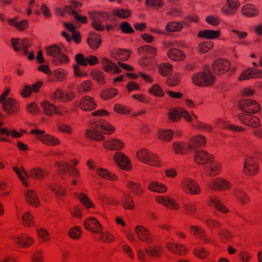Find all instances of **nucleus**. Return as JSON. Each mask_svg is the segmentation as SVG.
<instances>
[{"instance_id": "79ce46f5", "label": "nucleus", "mask_w": 262, "mask_h": 262, "mask_svg": "<svg viewBox=\"0 0 262 262\" xmlns=\"http://www.w3.org/2000/svg\"><path fill=\"white\" fill-rule=\"evenodd\" d=\"M167 56L174 61H182L186 58L185 54L178 49H171L167 52Z\"/></svg>"}, {"instance_id": "1a4fd4ad", "label": "nucleus", "mask_w": 262, "mask_h": 262, "mask_svg": "<svg viewBox=\"0 0 262 262\" xmlns=\"http://www.w3.org/2000/svg\"><path fill=\"white\" fill-rule=\"evenodd\" d=\"M240 110L247 114H254L260 110V105L255 100L244 99L238 103Z\"/></svg>"}, {"instance_id": "a19ab883", "label": "nucleus", "mask_w": 262, "mask_h": 262, "mask_svg": "<svg viewBox=\"0 0 262 262\" xmlns=\"http://www.w3.org/2000/svg\"><path fill=\"white\" fill-rule=\"evenodd\" d=\"M49 189L57 196L62 198L66 195L67 188L65 186L57 183L49 184Z\"/></svg>"}, {"instance_id": "f257e3e1", "label": "nucleus", "mask_w": 262, "mask_h": 262, "mask_svg": "<svg viewBox=\"0 0 262 262\" xmlns=\"http://www.w3.org/2000/svg\"><path fill=\"white\" fill-rule=\"evenodd\" d=\"M13 169L15 172L22 184L26 187L29 186V183L26 179L31 178L36 180H42L44 179L47 172L40 168L35 167L30 169L28 173L23 167L14 166Z\"/></svg>"}, {"instance_id": "20e7f679", "label": "nucleus", "mask_w": 262, "mask_h": 262, "mask_svg": "<svg viewBox=\"0 0 262 262\" xmlns=\"http://www.w3.org/2000/svg\"><path fill=\"white\" fill-rule=\"evenodd\" d=\"M191 80L194 85L199 87L210 86L215 82V77L209 71L193 74Z\"/></svg>"}, {"instance_id": "f3484780", "label": "nucleus", "mask_w": 262, "mask_h": 262, "mask_svg": "<svg viewBox=\"0 0 262 262\" xmlns=\"http://www.w3.org/2000/svg\"><path fill=\"white\" fill-rule=\"evenodd\" d=\"M85 228L93 233L98 234L103 230V227L99 221L94 217L85 219L83 221Z\"/></svg>"}, {"instance_id": "09e8293b", "label": "nucleus", "mask_w": 262, "mask_h": 262, "mask_svg": "<svg viewBox=\"0 0 262 262\" xmlns=\"http://www.w3.org/2000/svg\"><path fill=\"white\" fill-rule=\"evenodd\" d=\"M96 173L99 176L108 180L116 181L118 180V177L115 174L104 168H98Z\"/></svg>"}, {"instance_id": "e433bc0d", "label": "nucleus", "mask_w": 262, "mask_h": 262, "mask_svg": "<svg viewBox=\"0 0 262 262\" xmlns=\"http://www.w3.org/2000/svg\"><path fill=\"white\" fill-rule=\"evenodd\" d=\"M208 205L213 206L216 210L223 213H227L229 212V209L225 205L215 196H212L210 197Z\"/></svg>"}, {"instance_id": "aec40b11", "label": "nucleus", "mask_w": 262, "mask_h": 262, "mask_svg": "<svg viewBox=\"0 0 262 262\" xmlns=\"http://www.w3.org/2000/svg\"><path fill=\"white\" fill-rule=\"evenodd\" d=\"M135 232L138 238L146 243L152 241V235L147 229L141 225H137L135 228Z\"/></svg>"}, {"instance_id": "c9c22d12", "label": "nucleus", "mask_w": 262, "mask_h": 262, "mask_svg": "<svg viewBox=\"0 0 262 262\" xmlns=\"http://www.w3.org/2000/svg\"><path fill=\"white\" fill-rule=\"evenodd\" d=\"M162 251V248L159 244L151 245L145 249V252L148 256L155 258L161 257Z\"/></svg>"}, {"instance_id": "49530a36", "label": "nucleus", "mask_w": 262, "mask_h": 262, "mask_svg": "<svg viewBox=\"0 0 262 262\" xmlns=\"http://www.w3.org/2000/svg\"><path fill=\"white\" fill-rule=\"evenodd\" d=\"M97 121L103 134L111 135L115 132V127L109 122L102 119H97Z\"/></svg>"}, {"instance_id": "69168bd1", "label": "nucleus", "mask_w": 262, "mask_h": 262, "mask_svg": "<svg viewBox=\"0 0 262 262\" xmlns=\"http://www.w3.org/2000/svg\"><path fill=\"white\" fill-rule=\"evenodd\" d=\"M183 208L185 213L190 216H193L197 210L196 204L192 202L184 204Z\"/></svg>"}, {"instance_id": "473e14b6", "label": "nucleus", "mask_w": 262, "mask_h": 262, "mask_svg": "<svg viewBox=\"0 0 262 262\" xmlns=\"http://www.w3.org/2000/svg\"><path fill=\"white\" fill-rule=\"evenodd\" d=\"M221 35V31L219 30H204L199 32L198 36L200 38H204L207 39H215Z\"/></svg>"}, {"instance_id": "2f4dec72", "label": "nucleus", "mask_w": 262, "mask_h": 262, "mask_svg": "<svg viewBox=\"0 0 262 262\" xmlns=\"http://www.w3.org/2000/svg\"><path fill=\"white\" fill-rule=\"evenodd\" d=\"M7 22L9 25L14 27L19 31L25 30L29 26V22L27 20L23 19L19 21L18 17H15L13 18L8 19Z\"/></svg>"}, {"instance_id": "bb28decb", "label": "nucleus", "mask_w": 262, "mask_h": 262, "mask_svg": "<svg viewBox=\"0 0 262 262\" xmlns=\"http://www.w3.org/2000/svg\"><path fill=\"white\" fill-rule=\"evenodd\" d=\"M3 110L9 114H15L19 108V103L15 99L9 98L2 103Z\"/></svg>"}, {"instance_id": "a18cd8bd", "label": "nucleus", "mask_w": 262, "mask_h": 262, "mask_svg": "<svg viewBox=\"0 0 262 262\" xmlns=\"http://www.w3.org/2000/svg\"><path fill=\"white\" fill-rule=\"evenodd\" d=\"M130 52L129 50L118 49L112 53L113 57L117 60L125 61L128 59Z\"/></svg>"}, {"instance_id": "de8ad7c7", "label": "nucleus", "mask_w": 262, "mask_h": 262, "mask_svg": "<svg viewBox=\"0 0 262 262\" xmlns=\"http://www.w3.org/2000/svg\"><path fill=\"white\" fill-rule=\"evenodd\" d=\"M193 127L201 132L210 133L213 129V126L211 124L197 120L192 124Z\"/></svg>"}, {"instance_id": "8fccbe9b", "label": "nucleus", "mask_w": 262, "mask_h": 262, "mask_svg": "<svg viewBox=\"0 0 262 262\" xmlns=\"http://www.w3.org/2000/svg\"><path fill=\"white\" fill-rule=\"evenodd\" d=\"M122 206L125 209L133 210L135 207L133 197L129 194H125L121 199Z\"/></svg>"}, {"instance_id": "39448f33", "label": "nucleus", "mask_w": 262, "mask_h": 262, "mask_svg": "<svg viewBox=\"0 0 262 262\" xmlns=\"http://www.w3.org/2000/svg\"><path fill=\"white\" fill-rule=\"evenodd\" d=\"M180 188L187 194L198 195L201 192L199 183L195 180L189 177H184L181 180Z\"/></svg>"}, {"instance_id": "412c9836", "label": "nucleus", "mask_w": 262, "mask_h": 262, "mask_svg": "<svg viewBox=\"0 0 262 262\" xmlns=\"http://www.w3.org/2000/svg\"><path fill=\"white\" fill-rule=\"evenodd\" d=\"M107 17V14L104 12H95L91 14V17L93 19L92 23L93 28L99 31L104 30V26L102 22Z\"/></svg>"}, {"instance_id": "6e6d98bb", "label": "nucleus", "mask_w": 262, "mask_h": 262, "mask_svg": "<svg viewBox=\"0 0 262 262\" xmlns=\"http://www.w3.org/2000/svg\"><path fill=\"white\" fill-rule=\"evenodd\" d=\"M93 86L91 80H85L77 86V92L79 94L86 93L90 92Z\"/></svg>"}, {"instance_id": "ddd939ff", "label": "nucleus", "mask_w": 262, "mask_h": 262, "mask_svg": "<svg viewBox=\"0 0 262 262\" xmlns=\"http://www.w3.org/2000/svg\"><path fill=\"white\" fill-rule=\"evenodd\" d=\"M258 169V164L255 159L248 157L245 160L243 168V172L245 174L253 176L257 173Z\"/></svg>"}, {"instance_id": "c85d7f7f", "label": "nucleus", "mask_w": 262, "mask_h": 262, "mask_svg": "<svg viewBox=\"0 0 262 262\" xmlns=\"http://www.w3.org/2000/svg\"><path fill=\"white\" fill-rule=\"evenodd\" d=\"M102 146L109 150H119L123 148L124 142L118 139H112L104 141Z\"/></svg>"}, {"instance_id": "4be33fe9", "label": "nucleus", "mask_w": 262, "mask_h": 262, "mask_svg": "<svg viewBox=\"0 0 262 262\" xmlns=\"http://www.w3.org/2000/svg\"><path fill=\"white\" fill-rule=\"evenodd\" d=\"M207 143L206 138L203 135L198 134L192 137L188 141L187 147L189 149L203 148Z\"/></svg>"}, {"instance_id": "b1692460", "label": "nucleus", "mask_w": 262, "mask_h": 262, "mask_svg": "<svg viewBox=\"0 0 262 262\" xmlns=\"http://www.w3.org/2000/svg\"><path fill=\"white\" fill-rule=\"evenodd\" d=\"M101 63L102 69L105 72L113 74H119L121 72V70L115 63L106 57H103L101 58Z\"/></svg>"}, {"instance_id": "cd10ccee", "label": "nucleus", "mask_w": 262, "mask_h": 262, "mask_svg": "<svg viewBox=\"0 0 262 262\" xmlns=\"http://www.w3.org/2000/svg\"><path fill=\"white\" fill-rule=\"evenodd\" d=\"M227 6H223L221 8V12L227 16L234 14V11L237 9L240 6L238 0H227Z\"/></svg>"}, {"instance_id": "4468645a", "label": "nucleus", "mask_w": 262, "mask_h": 262, "mask_svg": "<svg viewBox=\"0 0 262 262\" xmlns=\"http://www.w3.org/2000/svg\"><path fill=\"white\" fill-rule=\"evenodd\" d=\"M222 169L221 162L213 157L205 167V173L208 176L215 177L219 174Z\"/></svg>"}, {"instance_id": "3c124183", "label": "nucleus", "mask_w": 262, "mask_h": 262, "mask_svg": "<svg viewBox=\"0 0 262 262\" xmlns=\"http://www.w3.org/2000/svg\"><path fill=\"white\" fill-rule=\"evenodd\" d=\"M169 120L172 122H177L181 120L180 107L171 108L168 113Z\"/></svg>"}, {"instance_id": "4d7b16f0", "label": "nucleus", "mask_w": 262, "mask_h": 262, "mask_svg": "<svg viewBox=\"0 0 262 262\" xmlns=\"http://www.w3.org/2000/svg\"><path fill=\"white\" fill-rule=\"evenodd\" d=\"M78 196L81 203L87 209L95 207L93 203L86 194L81 192L78 194Z\"/></svg>"}, {"instance_id": "f704fd0d", "label": "nucleus", "mask_w": 262, "mask_h": 262, "mask_svg": "<svg viewBox=\"0 0 262 262\" xmlns=\"http://www.w3.org/2000/svg\"><path fill=\"white\" fill-rule=\"evenodd\" d=\"M243 15L247 17H254L259 14V10L257 7L252 4H247L241 8Z\"/></svg>"}, {"instance_id": "c03bdc74", "label": "nucleus", "mask_w": 262, "mask_h": 262, "mask_svg": "<svg viewBox=\"0 0 262 262\" xmlns=\"http://www.w3.org/2000/svg\"><path fill=\"white\" fill-rule=\"evenodd\" d=\"M101 41L100 35L95 33H91L87 40L88 45L93 50L97 49L100 46Z\"/></svg>"}, {"instance_id": "a211bd4d", "label": "nucleus", "mask_w": 262, "mask_h": 262, "mask_svg": "<svg viewBox=\"0 0 262 262\" xmlns=\"http://www.w3.org/2000/svg\"><path fill=\"white\" fill-rule=\"evenodd\" d=\"M12 239L14 243L23 248H28L34 243V239L25 233H22L18 235L13 236Z\"/></svg>"}, {"instance_id": "13d9d810", "label": "nucleus", "mask_w": 262, "mask_h": 262, "mask_svg": "<svg viewBox=\"0 0 262 262\" xmlns=\"http://www.w3.org/2000/svg\"><path fill=\"white\" fill-rule=\"evenodd\" d=\"M145 6L150 9L158 10L164 6V3L162 0H145Z\"/></svg>"}, {"instance_id": "e2e57ef3", "label": "nucleus", "mask_w": 262, "mask_h": 262, "mask_svg": "<svg viewBox=\"0 0 262 262\" xmlns=\"http://www.w3.org/2000/svg\"><path fill=\"white\" fill-rule=\"evenodd\" d=\"M82 234L81 228L78 226L70 228L68 231V235L73 239L78 240L80 238Z\"/></svg>"}, {"instance_id": "680f3d73", "label": "nucleus", "mask_w": 262, "mask_h": 262, "mask_svg": "<svg viewBox=\"0 0 262 262\" xmlns=\"http://www.w3.org/2000/svg\"><path fill=\"white\" fill-rule=\"evenodd\" d=\"M198 219L202 221L206 226L209 228H217L221 227V224L216 220L211 217H207L206 219H201L199 216L197 217Z\"/></svg>"}, {"instance_id": "864d4df0", "label": "nucleus", "mask_w": 262, "mask_h": 262, "mask_svg": "<svg viewBox=\"0 0 262 262\" xmlns=\"http://www.w3.org/2000/svg\"><path fill=\"white\" fill-rule=\"evenodd\" d=\"M36 232L39 243H45L50 241V234L46 229L39 228L36 230Z\"/></svg>"}, {"instance_id": "7ed1b4c3", "label": "nucleus", "mask_w": 262, "mask_h": 262, "mask_svg": "<svg viewBox=\"0 0 262 262\" xmlns=\"http://www.w3.org/2000/svg\"><path fill=\"white\" fill-rule=\"evenodd\" d=\"M136 157L140 162L147 165L154 167H160L162 166L159 157L145 148L137 150Z\"/></svg>"}, {"instance_id": "c756f323", "label": "nucleus", "mask_w": 262, "mask_h": 262, "mask_svg": "<svg viewBox=\"0 0 262 262\" xmlns=\"http://www.w3.org/2000/svg\"><path fill=\"white\" fill-rule=\"evenodd\" d=\"M262 77V71L259 69H248L243 71L238 77L239 81H243L250 78Z\"/></svg>"}, {"instance_id": "423d86ee", "label": "nucleus", "mask_w": 262, "mask_h": 262, "mask_svg": "<svg viewBox=\"0 0 262 262\" xmlns=\"http://www.w3.org/2000/svg\"><path fill=\"white\" fill-rule=\"evenodd\" d=\"M86 138L95 141H102L105 137L101 132V129L98 125L97 119H95L90 123V125L85 133Z\"/></svg>"}, {"instance_id": "603ef678", "label": "nucleus", "mask_w": 262, "mask_h": 262, "mask_svg": "<svg viewBox=\"0 0 262 262\" xmlns=\"http://www.w3.org/2000/svg\"><path fill=\"white\" fill-rule=\"evenodd\" d=\"M218 236L222 242L226 243L230 241L234 235L230 231L226 229H221L218 232Z\"/></svg>"}, {"instance_id": "2eb2a0df", "label": "nucleus", "mask_w": 262, "mask_h": 262, "mask_svg": "<svg viewBox=\"0 0 262 262\" xmlns=\"http://www.w3.org/2000/svg\"><path fill=\"white\" fill-rule=\"evenodd\" d=\"M189 232L192 235L205 243L211 244L212 243V239L207 236L205 230L201 226L191 225L190 226Z\"/></svg>"}, {"instance_id": "0e129e2a", "label": "nucleus", "mask_w": 262, "mask_h": 262, "mask_svg": "<svg viewBox=\"0 0 262 262\" xmlns=\"http://www.w3.org/2000/svg\"><path fill=\"white\" fill-rule=\"evenodd\" d=\"M172 65L168 63H163L159 66V72L163 76H168L172 70Z\"/></svg>"}, {"instance_id": "5fc2aeb1", "label": "nucleus", "mask_w": 262, "mask_h": 262, "mask_svg": "<svg viewBox=\"0 0 262 262\" xmlns=\"http://www.w3.org/2000/svg\"><path fill=\"white\" fill-rule=\"evenodd\" d=\"M44 113L47 116H52L54 112L55 106L47 100H43L40 103Z\"/></svg>"}, {"instance_id": "338daca9", "label": "nucleus", "mask_w": 262, "mask_h": 262, "mask_svg": "<svg viewBox=\"0 0 262 262\" xmlns=\"http://www.w3.org/2000/svg\"><path fill=\"white\" fill-rule=\"evenodd\" d=\"M183 28L182 24L179 22L171 21L167 23L165 26V30L168 32H173L180 31Z\"/></svg>"}, {"instance_id": "a878e982", "label": "nucleus", "mask_w": 262, "mask_h": 262, "mask_svg": "<svg viewBox=\"0 0 262 262\" xmlns=\"http://www.w3.org/2000/svg\"><path fill=\"white\" fill-rule=\"evenodd\" d=\"M237 118L241 123L252 127H257L259 125V120L255 116L246 114L243 113L237 115Z\"/></svg>"}, {"instance_id": "f03ea898", "label": "nucleus", "mask_w": 262, "mask_h": 262, "mask_svg": "<svg viewBox=\"0 0 262 262\" xmlns=\"http://www.w3.org/2000/svg\"><path fill=\"white\" fill-rule=\"evenodd\" d=\"M62 48L61 45L52 44L45 49L47 55L52 57L51 63L55 66L67 64L69 62V58L62 52Z\"/></svg>"}, {"instance_id": "bf43d9fd", "label": "nucleus", "mask_w": 262, "mask_h": 262, "mask_svg": "<svg viewBox=\"0 0 262 262\" xmlns=\"http://www.w3.org/2000/svg\"><path fill=\"white\" fill-rule=\"evenodd\" d=\"M54 166L57 169L60 173L62 174H66L69 171L70 168V165L63 161L55 162Z\"/></svg>"}, {"instance_id": "dca6fc26", "label": "nucleus", "mask_w": 262, "mask_h": 262, "mask_svg": "<svg viewBox=\"0 0 262 262\" xmlns=\"http://www.w3.org/2000/svg\"><path fill=\"white\" fill-rule=\"evenodd\" d=\"M11 43L15 52H20L24 55L28 53V49L31 46L29 41L27 39L12 38Z\"/></svg>"}, {"instance_id": "7c9ffc66", "label": "nucleus", "mask_w": 262, "mask_h": 262, "mask_svg": "<svg viewBox=\"0 0 262 262\" xmlns=\"http://www.w3.org/2000/svg\"><path fill=\"white\" fill-rule=\"evenodd\" d=\"M213 157V155L202 149L199 150L195 152L194 156V160L196 163L203 165L208 163Z\"/></svg>"}, {"instance_id": "052dcab7", "label": "nucleus", "mask_w": 262, "mask_h": 262, "mask_svg": "<svg viewBox=\"0 0 262 262\" xmlns=\"http://www.w3.org/2000/svg\"><path fill=\"white\" fill-rule=\"evenodd\" d=\"M118 94L117 89L111 88L103 90L101 93V97L102 99L107 100L114 98Z\"/></svg>"}, {"instance_id": "ea45409f", "label": "nucleus", "mask_w": 262, "mask_h": 262, "mask_svg": "<svg viewBox=\"0 0 262 262\" xmlns=\"http://www.w3.org/2000/svg\"><path fill=\"white\" fill-rule=\"evenodd\" d=\"M126 186L135 195L140 196L144 192L141 185L137 182L128 180Z\"/></svg>"}, {"instance_id": "0eeeda50", "label": "nucleus", "mask_w": 262, "mask_h": 262, "mask_svg": "<svg viewBox=\"0 0 262 262\" xmlns=\"http://www.w3.org/2000/svg\"><path fill=\"white\" fill-rule=\"evenodd\" d=\"M30 133L32 134L35 135L37 139L47 145L56 146L60 144V141L59 139L46 134L43 130L33 129L31 130Z\"/></svg>"}, {"instance_id": "9d476101", "label": "nucleus", "mask_w": 262, "mask_h": 262, "mask_svg": "<svg viewBox=\"0 0 262 262\" xmlns=\"http://www.w3.org/2000/svg\"><path fill=\"white\" fill-rule=\"evenodd\" d=\"M114 160L121 169L129 171L132 169V165L130 159L122 152H116L114 155Z\"/></svg>"}, {"instance_id": "4c0bfd02", "label": "nucleus", "mask_w": 262, "mask_h": 262, "mask_svg": "<svg viewBox=\"0 0 262 262\" xmlns=\"http://www.w3.org/2000/svg\"><path fill=\"white\" fill-rule=\"evenodd\" d=\"M148 188L152 192L159 193H164L167 191V187L164 184L157 181L150 182Z\"/></svg>"}, {"instance_id": "774afa93", "label": "nucleus", "mask_w": 262, "mask_h": 262, "mask_svg": "<svg viewBox=\"0 0 262 262\" xmlns=\"http://www.w3.org/2000/svg\"><path fill=\"white\" fill-rule=\"evenodd\" d=\"M193 254L198 258L203 259L206 258L209 254L208 251L202 246H198L193 250Z\"/></svg>"}, {"instance_id": "58836bf2", "label": "nucleus", "mask_w": 262, "mask_h": 262, "mask_svg": "<svg viewBox=\"0 0 262 262\" xmlns=\"http://www.w3.org/2000/svg\"><path fill=\"white\" fill-rule=\"evenodd\" d=\"M173 136V132L169 129H160L157 133L158 139L162 142H169Z\"/></svg>"}, {"instance_id": "6e6552de", "label": "nucleus", "mask_w": 262, "mask_h": 262, "mask_svg": "<svg viewBox=\"0 0 262 262\" xmlns=\"http://www.w3.org/2000/svg\"><path fill=\"white\" fill-rule=\"evenodd\" d=\"M207 187L215 191H225L229 190L232 187V183L227 179L216 178L208 182Z\"/></svg>"}, {"instance_id": "37998d69", "label": "nucleus", "mask_w": 262, "mask_h": 262, "mask_svg": "<svg viewBox=\"0 0 262 262\" xmlns=\"http://www.w3.org/2000/svg\"><path fill=\"white\" fill-rule=\"evenodd\" d=\"M4 123L3 121L0 120V141L3 142H11V140L7 137L2 136V135H5L9 136V134L12 133L13 136L16 135L14 130H10V128H8L4 126Z\"/></svg>"}, {"instance_id": "5701e85b", "label": "nucleus", "mask_w": 262, "mask_h": 262, "mask_svg": "<svg viewBox=\"0 0 262 262\" xmlns=\"http://www.w3.org/2000/svg\"><path fill=\"white\" fill-rule=\"evenodd\" d=\"M79 106L84 111H91L96 108L97 104L93 97L85 95L80 99Z\"/></svg>"}, {"instance_id": "393cba45", "label": "nucleus", "mask_w": 262, "mask_h": 262, "mask_svg": "<svg viewBox=\"0 0 262 262\" xmlns=\"http://www.w3.org/2000/svg\"><path fill=\"white\" fill-rule=\"evenodd\" d=\"M25 199L26 202L34 208H37L40 205V202L36 192L30 188L24 190Z\"/></svg>"}, {"instance_id": "6ab92c4d", "label": "nucleus", "mask_w": 262, "mask_h": 262, "mask_svg": "<svg viewBox=\"0 0 262 262\" xmlns=\"http://www.w3.org/2000/svg\"><path fill=\"white\" fill-rule=\"evenodd\" d=\"M166 248L174 254L179 256L185 255L188 251V248L185 245L174 241L167 242Z\"/></svg>"}, {"instance_id": "72a5a7b5", "label": "nucleus", "mask_w": 262, "mask_h": 262, "mask_svg": "<svg viewBox=\"0 0 262 262\" xmlns=\"http://www.w3.org/2000/svg\"><path fill=\"white\" fill-rule=\"evenodd\" d=\"M233 195L236 198L237 202L241 205L247 204L250 202V199L249 195L241 189H234Z\"/></svg>"}, {"instance_id": "9b49d317", "label": "nucleus", "mask_w": 262, "mask_h": 262, "mask_svg": "<svg viewBox=\"0 0 262 262\" xmlns=\"http://www.w3.org/2000/svg\"><path fill=\"white\" fill-rule=\"evenodd\" d=\"M230 67L231 64L228 60L224 58H219L213 62L211 69L214 74L222 75L227 72Z\"/></svg>"}, {"instance_id": "f8f14e48", "label": "nucleus", "mask_w": 262, "mask_h": 262, "mask_svg": "<svg viewBox=\"0 0 262 262\" xmlns=\"http://www.w3.org/2000/svg\"><path fill=\"white\" fill-rule=\"evenodd\" d=\"M156 203L163 205L171 210H178L179 204L172 198L167 195H158L155 197Z\"/></svg>"}]
</instances>
